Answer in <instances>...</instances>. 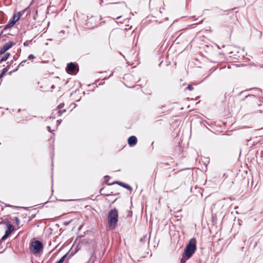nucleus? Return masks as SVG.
<instances>
[{
  "label": "nucleus",
  "mask_w": 263,
  "mask_h": 263,
  "mask_svg": "<svg viewBox=\"0 0 263 263\" xmlns=\"http://www.w3.org/2000/svg\"><path fill=\"white\" fill-rule=\"evenodd\" d=\"M21 15V13L20 12H18L17 14H14L13 16L12 20L9 21L8 24L5 26V29H6L12 27L15 23L19 20Z\"/></svg>",
  "instance_id": "nucleus-5"
},
{
  "label": "nucleus",
  "mask_w": 263,
  "mask_h": 263,
  "mask_svg": "<svg viewBox=\"0 0 263 263\" xmlns=\"http://www.w3.org/2000/svg\"><path fill=\"white\" fill-rule=\"evenodd\" d=\"M121 17V16H118V17H117V19H119V18H120Z\"/></svg>",
  "instance_id": "nucleus-27"
},
{
  "label": "nucleus",
  "mask_w": 263,
  "mask_h": 263,
  "mask_svg": "<svg viewBox=\"0 0 263 263\" xmlns=\"http://www.w3.org/2000/svg\"><path fill=\"white\" fill-rule=\"evenodd\" d=\"M116 183L118 184L119 185L124 187L125 189H128V190L131 191L132 190V187L127 184L124 183L120 181H117L116 182Z\"/></svg>",
  "instance_id": "nucleus-11"
},
{
  "label": "nucleus",
  "mask_w": 263,
  "mask_h": 263,
  "mask_svg": "<svg viewBox=\"0 0 263 263\" xmlns=\"http://www.w3.org/2000/svg\"><path fill=\"white\" fill-rule=\"evenodd\" d=\"M15 220L16 224L17 226H18L19 224H20V222L19 218L17 217H15Z\"/></svg>",
  "instance_id": "nucleus-16"
},
{
  "label": "nucleus",
  "mask_w": 263,
  "mask_h": 263,
  "mask_svg": "<svg viewBox=\"0 0 263 263\" xmlns=\"http://www.w3.org/2000/svg\"><path fill=\"white\" fill-rule=\"evenodd\" d=\"M68 253H66L64 255H63L58 261H57L55 263H63L64 261L65 258L66 257Z\"/></svg>",
  "instance_id": "nucleus-13"
},
{
  "label": "nucleus",
  "mask_w": 263,
  "mask_h": 263,
  "mask_svg": "<svg viewBox=\"0 0 263 263\" xmlns=\"http://www.w3.org/2000/svg\"><path fill=\"white\" fill-rule=\"evenodd\" d=\"M7 70H8L7 67L4 68L2 71V72L0 74V77H3V74H4L7 71Z\"/></svg>",
  "instance_id": "nucleus-15"
},
{
  "label": "nucleus",
  "mask_w": 263,
  "mask_h": 263,
  "mask_svg": "<svg viewBox=\"0 0 263 263\" xmlns=\"http://www.w3.org/2000/svg\"><path fill=\"white\" fill-rule=\"evenodd\" d=\"M76 68V65L72 62L68 64L67 67H66V69L68 72H73L74 71Z\"/></svg>",
  "instance_id": "nucleus-8"
},
{
  "label": "nucleus",
  "mask_w": 263,
  "mask_h": 263,
  "mask_svg": "<svg viewBox=\"0 0 263 263\" xmlns=\"http://www.w3.org/2000/svg\"><path fill=\"white\" fill-rule=\"evenodd\" d=\"M137 139L134 136H130L128 139V144L130 146H133L135 145L137 143Z\"/></svg>",
  "instance_id": "nucleus-7"
},
{
  "label": "nucleus",
  "mask_w": 263,
  "mask_h": 263,
  "mask_svg": "<svg viewBox=\"0 0 263 263\" xmlns=\"http://www.w3.org/2000/svg\"><path fill=\"white\" fill-rule=\"evenodd\" d=\"M187 89L189 90H193L194 88H193V86L191 85V84H189L188 86H187Z\"/></svg>",
  "instance_id": "nucleus-18"
},
{
  "label": "nucleus",
  "mask_w": 263,
  "mask_h": 263,
  "mask_svg": "<svg viewBox=\"0 0 263 263\" xmlns=\"http://www.w3.org/2000/svg\"><path fill=\"white\" fill-rule=\"evenodd\" d=\"M14 226L12 224H9L7 226V229L5 232V233H6V235H9L10 233L14 231Z\"/></svg>",
  "instance_id": "nucleus-10"
},
{
  "label": "nucleus",
  "mask_w": 263,
  "mask_h": 263,
  "mask_svg": "<svg viewBox=\"0 0 263 263\" xmlns=\"http://www.w3.org/2000/svg\"><path fill=\"white\" fill-rule=\"evenodd\" d=\"M197 241L195 238H191L184 249V254L187 258H190L196 250Z\"/></svg>",
  "instance_id": "nucleus-1"
},
{
  "label": "nucleus",
  "mask_w": 263,
  "mask_h": 263,
  "mask_svg": "<svg viewBox=\"0 0 263 263\" xmlns=\"http://www.w3.org/2000/svg\"><path fill=\"white\" fill-rule=\"evenodd\" d=\"M257 97L253 95H248L246 96L245 100L250 101L251 102H256L257 101Z\"/></svg>",
  "instance_id": "nucleus-9"
},
{
  "label": "nucleus",
  "mask_w": 263,
  "mask_h": 263,
  "mask_svg": "<svg viewBox=\"0 0 263 263\" xmlns=\"http://www.w3.org/2000/svg\"><path fill=\"white\" fill-rule=\"evenodd\" d=\"M14 43L12 41H9L6 43H5L1 48H0V54H2L5 53L6 51L9 49L12 46L14 45Z\"/></svg>",
  "instance_id": "nucleus-6"
},
{
  "label": "nucleus",
  "mask_w": 263,
  "mask_h": 263,
  "mask_svg": "<svg viewBox=\"0 0 263 263\" xmlns=\"http://www.w3.org/2000/svg\"><path fill=\"white\" fill-rule=\"evenodd\" d=\"M42 248V243L39 240H35L31 242L30 248L33 254H35L39 253Z\"/></svg>",
  "instance_id": "nucleus-3"
},
{
  "label": "nucleus",
  "mask_w": 263,
  "mask_h": 263,
  "mask_svg": "<svg viewBox=\"0 0 263 263\" xmlns=\"http://www.w3.org/2000/svg\"><path fill=\"white\" fill-rule=\"evenodd\" d=\"M47 129H48V131H49V132L52 133V130H51V127H50V126H47Z\"/></svg>",
  "instance_id": "nucleus-23"
},
{
  "label": "nucleus",
  "mask_w": 263,
  "mask_h": 263,
  "mask_svg": "<svg viewBox=\"0 0 263 263\" xmlns=\"http://www.w3.org/2000/svg\"><path fill=\"white\" fill-rule=\"evenodd\" d=\"M35 58V57L33 54H30L28 57V59L29 60H31V59H33Z\"/></svg>",
  "instance_id": "nucleus-19"
},
{
  "label": "nucleus",
  "mask_w": 263,
  "mask_h": 263,
  "mask_svg": "<svg viewBox=\"0 0 263 263\" xmlns=\"http://www.w3.org/2000/svg\"><path fill=\"white\" fill-rule=\"evenodd\" d=\"M71 221H72V220H70V221H69L65 222V225H68V224H69L71 222Z\"/></svg>",
  "instance_id": "nucleus-24"
},
{
  "label": "nucleus",
  "mask_w": 263,
  "mask_h": 263,
  "mask_svg": "<svg viewBox=\"0 0 263 263\" xmlns=\"http://www.w3.org/2000/svg\"><path fill=\"white\" fill-rule=\"evenodd\" d=\"M118 211L116 209H111L108 213V223L109 227L114 229L117 223Z\"/></svg>",
  "instance_id": "nucleus-2"
},
{
  "label": "nucleus",
  "mask_w": 263,
  "mask_h": 263,
  "mask_svg": "<svg viewBox=\"0 0 263 263\" xmlns=\"http://www.w3.org/2000/svg\"><path fill=\"white\" fill-rule=\"evenodd\" d=\"M94 20V18L93 17H90L88 20V23H89L90 22H91V21H92L93 20Z\"/></svg>",
  "instance_id": "nucleus-22"
},
{
  "label": "nucleus",
  "mask_w": 263,
  "mask_h": 263,
  "mask_svg": "<svg viewBox=\"0 0 263 263\" xmlns=\"http://www.w3.org/2000/svg\"><path fill=\"white\" fill-rule=\"evenodd\" d=\"M30 42H30V41H26V42H25L24 43V45L25 46H29V44H30Z\"/></svg>",
  "instance_id": "nucleus-17"
},
{
  "label": "nucleus",
  "mask_w": 263,
  "mask_h": 263,
  "mask_svg": "<svg viewBox=\"0 0 263 263\" xmlns=\"http://www.w3.org/2000/svg\"><path fill=\"white\" fill-rule=\"evenodd\" d=\"M26 60H24L23 61L21 62V63L19 64L18 66H23L25 64V63L26 62Z\"/></svg>",
  "instance_id": "nucleus-20"
},
{
  "label": "nucleus",
  "mask_w": 263,
  "mask_h": 263,
  "mask_svg": "<svg viewBox=\"0 0 263 263\" xmlns=\"http://www.w3.org/2000/svg\"><path fill=\"white\" fill-rule=\"evenodd\" d=\"M10 55V54L8 52L5 53L4 56L0 59V63L6 61L9 58Z\"/></svg>",
  "instance_id": "nucleus-12"
},
{
  "label": "nucleus",
  "mask_w": 263,
  "mask_h": 263,
  "mask_svg": "<svg viewBox=\"0 0 263 263\" xmlns=\"http://www.w3.org/2000/svg\"><path fill=\"white\" fill-rule=\"evenodd\" d=\"M64 106V104L63 103L59 104L57 108L53 111L51 118H55L57 116H60L63 113H64L66 111L65 109H63Z\"/></svg>",
  "instance_id": "nucleus-4"
},
{
  "label": "nucleus",
  "mask_w": 263,
  "mask_h": 263,
  "mask_svg": "<svg viewBox=\"0 0 263 263\" xmlns=\"http://www.w3.org/2000/svg\"><path fill=\"white\" fill-rule=\"evenodd\" d=\"M8 235H6V233H5V235L2 237V240L6 239L8 237Z\"/></svg>",
  "instance_id": "nucleus-21"
},
{
  "label": "nucleus",
  "mask_w": 263,
  "mask_h": 263,
  "mask_svg": "<svg viewBox=\"0 0 263 263\" xmlns=\"http://www.w3.org/2000/svg\"><path fill=\"white\" fill-rule=\"evenodd\" d=\"M95 26H96V25H94V26H90V27H91V28H93Z\"/></svg>",
  "instance_id": "nucleus-26"
},
{
  "label": "nucleus",
  "mask_w": 263,
  "mask_h": 263,
  "mask_svg": "<svg viewBox=\"0 0 263 263\" xmlns=\"http://www.w3.org/2000/svg\"><path fill=\"white\" fill-rule=\"evenodd\" d=\"M61 32L63 33V32H64V31H61Z\"/></svg>",
  "instance_id": "nucleus-28"
},
{
  "label": "nucleus",
  "mask_w": 263,
  "mask_h": 263,
  "mask_svg": "<svg viewBox=\"0 0 263 263\" xmlns=\"http://www.w3.org/2000/svg\"><path fill=\"white\" fill-rule=\"evenodd\" d=\"M187 257L185 256V254L182 255V258L180 261V263H185L186 260L189 259L190 258H187Z\"/></svg>",
  "instance_id": "nucleus-14"
},
{
  "label": "nucleus",
  "mask_w": 263,
  "mask_h": 263,
  "mask_svg": "<svg viewBox=\"0 0 263 263\" xmlns=\"http://www.w3.org/2000/svg\"><path fill=\"white\" fill-rule=\"evenodd\" d=\"M57 122L58 123V125H57V126H58V125H59V124H60L61 122H60L59 120H57Z\"/></svg>",
  "instance_id": "nucleus-25"
}]
</instances>
